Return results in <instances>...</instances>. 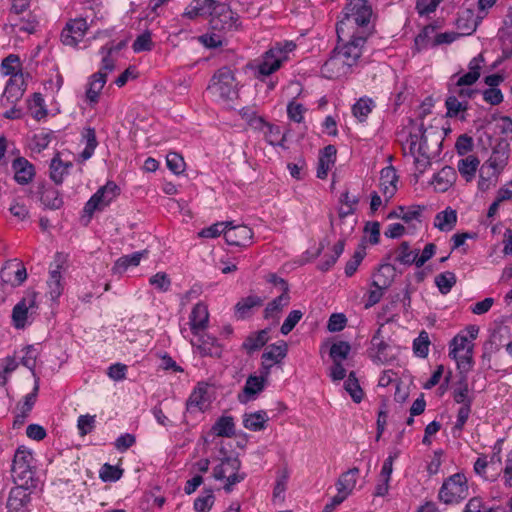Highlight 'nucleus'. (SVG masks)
Instances as JSON below:
<instances>
[{
  "instance_id": "338daca9",
  "label": "nucleus",
  "mask_w": 512,
  "mask_h": 512,
  "mask_svg": "<svg viewBox=\"0 0 512 512\" xmlns=\"http://www.w3.org/2000/svg\"><path fill=\"white\" fill-rule=\"evenodd\" d=\"M302 316H303L302 311L292 310L288 314V316L286 317V319L284 320V322L280 328L281 333L283 335L289 334L294 329V327L297 325V323L301 320Z\"/></svg>"
},
{
  "instance_id": "4be33fe9",
  "label": "nucleus",
  "mask_w": 512,
  "mask_h": 512,
  "mask_svg": "<svg viewBox=\"0 0 512 512\" xmlns=\"http://www.w3.org/2000/svg\"><path fill=\"white\" fill-rule=\"evenodd\" d=\"M208 322L209 312L207 306L202 302L197 303L189 316V325L192 334L200 335V333L207 328Z\"/></svg>"
},
{
  "instance_id": "a211bd4d",
  "label": "nucleus",
  "mask_w": 512,
  "mask_h": 512,
  "mask_svg": "<svg viewBox=\"0 0 512 512\" xmlns=\"http://www.w3.org/2000/svg\"><path fill=\"white\" fill-rule=\"evenodd\" d=\"M25 91V81L23 74L12 75L6 83L2 94L3 105H15L23 96Z\"/></svg>"
},
{
  "instance_id": "f3484780",
  "label": "nucleus",
  "mask_w": 512,
  "mask_h": 512,
  "mask_svg": "<svg viewBox=\"0 0 512 512\" xmlns=\"http://www.w3.org/2000/svg\"><path fill=\"white\" fill-rule=\"evenodd\" d=\"M352 67L344 61V58L333 50L330 58L323 64L321 73L328 79H336L346 76Z\"/></svg>"
},
{
  "instance_id": "13d9d810",
  "label": "nucleus",
  "mask_w": 512,
  "mask_h": 512,
  "mask_svg": "<svg viewBox=\"0 0 512 512\" xmlns=\"http://www.w3.org/2000/svg\"><path fill=\"white\" fill-rule=\"evenodd\" d=\"M122 473L119 467L105 463L100 470V478L104 482H115L121 478Z\"/></svg>"
},
{
  "instance_id": "603ef678",
  "label": "nucleus",
  "mask_w": 512,
  "mask_h": 512,
  "mask_svg": "<svg viewBox=\"0 0 512 512\" xmlns=\"http://www.w3.org/2000/svg\"><path fill=\"white\" fill-rule=\"evenodd\" d=\"M445 105L447 108V116L455 117L459 112L467 110L468 102L458 99L456 95L450 94L445 101Z\"/></svg>"
},
{
  "instance_id": "a18cd8bd",
  "label": "nucleus",
  "mask_w": 512,
  "mask_h": 512,
  "mask_svg": "<svg viewBox=\"0 0 512 512\" xmlns=\"http://www.w3.org/2000/svg\"><path fill=\"white\" fill-rule=\"evenodd\" d=\"M507 160L508 153L506 151L494 150L484 165L485 168L492 169L498 175L506 166Z\"/></svg>"
},
{
  "instance_id": "052dcab7",
  "label": "nucleus",
  "mask_w": 512,
  "mask_h": 512,
  "mask_svg": "<svg viewBox=\"0 0 512 512\" xmlns=\"http://www.w3.org/2000/svg\"><path fill=\"white\" fill-rule=\"evenodd\" d=\"M425 129L423 123L419 127V134L410 133L407 139L409 144V151L412 156H415L418 146L421 144L423 147L426 143Z\"/></svg>"
},
{
  "instance_id": "9b49d317",
  "label": "nucleus",
  "mask_w": 512,
  "mask_h": 512,
  "mask_svg": "<svg viewBox=\"0 0 512 512\" xmlns=\"http://www.w3.org/2000/svg\"><path fill=\"white\" fill-rule=\"evenodd\" d=\"M36 294L30 293L17 303L12 311V321L17 329H22L26 326L29 316L36 312Z\"/></svg>"
},
{
  "instance_id": "cd10ccee",
  "label": "nucleus",
  "mask_w": 512,
  "mask_h": 512,
  "mask_svg": "<svg viewBox=\"0 0 512 512\" xmlns=\"http://www.w3.org/2000/svg\"><path fill=\"white\" fill-rule=\"evenodd\" d=\"M252 128L263 131L265 139L270 145H280L283 140L280 128L265 122L263 119H253Z\"/></svg>"
},
{
  "instance_id": "393cba45",
  "label": "nucleus",
  "mask_w": 512,
  "mask_h": 512,
  "mask_svg": "<svg viewBox=\"0 0 512 512\" xmlns=\"http://www.w3.org/2000/svg\"><path fill=\"white\" fill-rule=\"evenodd\" d=\"M14 179L20 185L30 183L35 176L34 166L25 158L18 157L12 163Z\"/></svg>"
},
{
  "instance_id": "f257e3e1",
  "label": "nucleus",
  "mask_w": 512,
  "mask_h": 512,
  "mask_svg": "<svg viewBox=\"0 0 512 512\" xmlns=\"http://www.w3.org/2000/svg\"><path fill=\"white\" fill-rule=\"evenodd\" d=\"M208 90L223 102L236 99L238 89L233 71L228 67L220 68L212 77Z\"/></svg>"
},
{
  "instance_id": "4468645a",
  "label": "nucleus",
  "mask_w": 512,
  "mask_h": 512,
  "mask_svg": "<svg viewBox=\"0 0 512 512\" xmlns=\"http://www.w3.org/2000/svg\"><path fill=\"white\" fill-rule=\"evenodd\" d=\"M224 238L229 245L246 247L252 243L253 231L246 225L233 226L227 222Z\"/></svg>"
},
{
  "instance_id": "b1692460",
  "label": "nucleus",
  "mask_w": 512,
  "mask_h": 512,
  "mask_svg": "<svg viewBox=\"0 0 512 512\" xmlns=\"http://www.w3.org/2000/svg\"><path fill=\"white\" fill-rule=\"evenodd\" d=\"M216 0H192L185 8L182 17L194 20L198 17L211 16Z\"/></svg>"
},
{
  "instance_id": "7c9ffc66",
  "label": "nucleus",
  "mask_w": 512,
  "mask_h": 512,
  "mask_svg": "<svg viewBox=\"0 0 512 512\" xmlns=\"http://www.w3.org/2000/svg\"><path fill=\"white\" fill-rule=\"evenodd\" d=\"M147 254V250H142L120 257L114 263V266L112 267V272L114 274H123L129 267L138 266L140 264L141 259L145 257Z\"/></svg>"
},
{
  "instance_id": "6e6552de",
  "label": "nucleus",
  "mask_w": 512,
  "mask_h": 512,
  "mask_svg": "<svg viewBox=\"0 0 512 512\" xmlns=\"http://www.w3.org/2000/svg\"><path fill=\"white\" fill-rule=\"evenodd\" d=\"M64 262V257L60 253H57L54 263L50 266L49 277L47 279V294L52 301L57 300L64 291L65 283L62 276Z\"/></svg>"
},
{
  "instance_id": "58836bf2",
  "label": "nucleus",
  "mask_w": 512,
  "mask_h": 512,
  "mask_svg": "<svg viewBox=\"0 0 512 512\" xmlns=\"http://www.w3.org/2000/svg\"><path fill=\"white\" fill-rule=\"evenodd\" d=\"M267 377L268 376L265 375L264 370L262 371L261 376H249L243 388V393L248 398L254 397L256 394L260 393L264 389Z\"/></svg>"
},
{
  "instance_id": "4d7b16f0",
  "label": "nucleus",
  "mask_w": 512,
  "mask_h": 512,
  "mask_svg": "<svg viewBox=\"0 0 512 512\" xmlns=\"http://www.w3.org/2000/svg\"><path fill=\"white\" fill-rule=\"evenodd\" d=\"M153 48V42L151 32L145 31L144 33L137 36L133 42L132 49L135 53L150 51Z\"/></svg>"
},
{
  "instance_id": "f704fd0d",
  "label": "nucleus",
  "mask_w": 512,
  "mask_h": 512,
  "mask_svg": "<svg viewBox=\"0 0 512 512\" xmlns=\"http://www.w3.org/2000/svg\"><path fill=\"white\" fill-rule=\"evenodd\" d=\"M269 420L267 413L263 410L245 414L243 418V425L246 429L251 431H261L265 429L266 423Z\"/></svg>"
},
{
  "instance_id": "473e14b6",
  "label": "nucleus",
  "mask_w": 512,
  "mask_h": 512,
  "mask_svg": "<svg viewBox=\"0 0 512 512\" xmlns=\"http://www.w3.org/2000/svg\"><path fill=\"white\" fill-rule=\"evenodd\" d=\"M395 275L396 269L393 265L389 263L382 264L374 275L372 285L374 287L387 289L393 282Z\"/></svg>"
},
{
  "instance_id": "7ed1b4c3",
  "label": "nucleus",
  "mask_w": 512,
  "mask_h": 512,
  "mask_svg": "<svg viewBox=\"0 0 512 512\" xmlns=\"http://www.w3.org/2000/svg\"><path fill=\"white\" fill-rule=\"evenodd\" d=\"M469 488L467 478L462 473L451 475L439 490V499L445 504H454L467 498Z\"/></svg>"
},
{
  "instance_id": "774afa93",
  "label": "nucleus",
  "mask_w": 512,
  "mask_h": 512,
  "mask_svg": "<svg viewBox=\"0 0 512 512\" xmlns=\"http://www.w3.org/2000/svg\"><path fill=\"white\" fill-rule=\"evenodd\" d=\"M77 427L81 436L90 433L95 427V416L81 415L77 421Z\"/></svg>"
},
{
  "instance_id": "c756f323",
  "label": "nucleus",
  "mask_w": 512,
  "mask_h": 512,
  "mask_svg": "<svg viewBox=\"0 0 512 512\" xmlns=\"http://www.w3.org/2000/svg\"><path fill=\"white\" fill-rule=\"evenodd\" d=\"M269 341V330L263 329L257 332H253L246 337L242 343V349L247 354H252L260 350Z\"/></svg>"
},
{
  "instance_id": "423d86ee",
  "label": "nucleus",
  "mask_w": 512,
  "mask_h": 512,
  "mask_svg": "<svg viewBox=\"0 0 512 512\" xmlns=\"http://www.w3.org/2000/svg\"><path fill=\"white\" fill-rule=\"evenodd\" d=\"M118 192V186L114 182L108 181L87 201L84 212L91 216L95 211L103 210L116 198Z\"/></svg>"
},
{
  "instance_id": "f8f14e48",
  "label": "nucleus",
  "mask_w": 512,
  "mask_h": 512,
  "mask_svg": "<svg viewBox=\"0 0 512 512\" xmlns=\"http://www.w3.org/2000/svg\"><path fill=\"white\" fill-rule=\"evenodd\" d=\"M365 43V37L353 35L349 42L341 46L338 45L334 51L337 52L338 55L342 56L344 61L349 63L350 67H353L361 57Z\"/></svg>"
},
{
  "instance_id": "9d476101",
  "label": "nucleus",
  "mask_w": 512,
  "mask_h": 512,
  "mask_svg": "<svg viewBox=\"0 0 512 512\" xmlns=\"http://www.w3.org/2000/svg\"><path fill=\"white\" fill-rule=\"evenodd\" d=\"M1 280L12 290L20 286L27 278V271L23 263L17 259L5 263L0 273Z\"/></svg>"
},
{
  "instance_id": "5701e85b",
  "label": "nucleus",
  "mask_w": 512,
  "mask_h": 512,
  "mask_svg": "<svg viewBox=\"0 0 512 512\" xmlns=\"http://www.w3.org/2000/svg\"><path fill=\"white\" fill-rule=\"evenodd\" d=\"M107 82V73L97 71L93 73L87 82L86 98L91 105H95L99 101L102 89Z\"/></svg>"
},
{
  "instance_id": "0e129e2a",
  "label": "nucleus",
  "mask_w": 512,
  "mask_h": 512,
  "mask_svg": "<svg viewBox=\"0 0 512 512\" xmlns=\"http://www.w3.org/2000/svg\"><path fill=\"white\" fill-rule=\"evenodd\" d=\"M113 52H114L113 47L103 46L100 49V53L103 55V57H102V61H101V68L99 71L105 72L107 74L114 71L115 60L111 57Z\"/></svg>"
},
{
  "instance_id": "6ab92c4d",
  "label": "nucleus",
  "mask_w": 512,
  "mask_h": 512,
  "mask_svg": "<svg viewBox=\"0 0 512 512\" xmlns=\"http://www.w3.org/2000/svg\"><path fill=\"white\" fill-rule=\"evenodd\" d=\"M288 346L285 341L269 345L262 354V369L268 376L273 365L280 363L287 355Z\"/></svg>"
},
{
  "instance_id": "0eeeda50",
  "label": "nucleus",
  "mask_w": 512,
  "mask_h": 512,
  "mask_svg": "<svg viewBox=\"0 0 512 512\" xmlns=\"http://www.w3.org/2000/svg\"><path fill=\"white\" fill-rule=\"evenodd\" d=\"M210 23L214 29L234 30L238 28V15L228 4L216 0Z\"/></svg>"
},
{
  "instance_id": "69168bd1",
  "label": "nucleus",
  "mask_w": 512,
  "mask_h": 512,
  "mask_svg": "<svg viewBox=\"0 0 512 512\" xmlns=\"http://www.w3.org/2000/svg\"><path fill=\"white\" fill-rule=\"evenodd\" d=\"M149 283L161 292H167L171 286V280L165 272H158L151 276Z\"/></svg>"
},
{
  "instance_id": "bf43d9fd",
  "label": "nucleus",
  "mask_w": 512,
  "mask_h": 512,
  "mask_svg": "<svg viewBox=\"0 0 512 512\" xmlns=\"http://www.w3.org/2000/svg\"><path fill=\"white\" fill-rule=\"evenodd\" d=\"M167 167L176 175L181 174L185 169V161L176 152H170L166 156Z\"/></svg>"
},
{
  "instance_id": "72a5a7b5",
  "label": "nucleus",
  "mask_w": 512,
  "mask_h": 512,
  "mask_svg": "<svg viewBox=\"0 0 512 512\" xmlns=\"http://www.w3.org/2000/svg\"><path fill=\"white\" fill-rule=\"evenodd\" d=\"M457 223V213L454 209L448 207L444 211L436 214L434 226L440 231H451Z\"/></svg>"
},
{
  "instance_id": "5fc2aeb1",
  "label": "nucleus",
  "mask_w": 512,
  "mask_h": 512,
  "mask_svg": "<svg viewBox=\"0 0 512 512\" xmlns=\"http://www.w3.org/2000/svg\"><path fill=\"white\" fill-rule=\"evenodd\" d=\"M429 335L426 331L420 332L419 336L413 341V351L415 355L425 358L429 352Z\"/></svg>"
},
{
  "instance_id": "4c0bfd02",
  "label": "nucleus",
  "mask_w": 512,
  "mask_h": 512,
  "mask_svg": "<svg viewBox=\"0 0 512 512\" xmlns=\"http://www.w3.org/2000/svg\"><path fill=\"white\" fill-rule=\"evenodd\" d=\"M290 303L289 293H281L278 297L268 303L264 310L266 319L277 318L282 309Z\"/></svg>"
},
{
  "instance_id": "79ce46f5",
  "label": "nucleus",
  "mask_w": 512,
  "mask_h": 512,
  "mask_svg": "<svg viewBox=\"0 0 512 512\" xmlns=\"http://www.w3.org/2000/svg\"><path fill=\"white\" fill-rule=\"evenodd\" d=\"M395 261L403 265H412L416 262L417 250L410 249L408 242H402L395 251Z\"/></svg>"
},
{
  "instance_id": "c85d7f7f",
  "label": "nucleus",
  "mask_w": 512,
  "mask_h": 512,
  "mask_svg": "<svg viewBox=\"0 0 512 512\" xmlns=\"http://www.w3.org/2000/svg\"><path fill=\"white\" fill-rule=\"evenodd\" d=\"M358 474L357 467L342 473L336 482L337 492L348 497L356 486Z\"/></svg>"
},
{
  "instance_id": "ddd939ff",
  "label": "nucleus",
  "mask_w": 512,
  "mask_h": 512,
  "mask_svg": "<svg viewBox=\"0 0 512 512\" xmlns=\"http://www.w3.org/2000/svg\"><path fill=\"white\" fill-rule=\"evenodd\" d=\"M88 30L87 21L84 18L70 20L61 33L64 45L76 46L85 36Z\"/></svg>"
},
{
  "instance_id": "e2e57ef3",
  "label": "nucleus",
  "mask_w": 512,
  "mask_h": 512,
  "mask_svg": "<svg viewBox=\"0 0 512 512\" xmlns=\"http://www.w3.org/2000/svg\"><path fill=\"white\" fill-rule=\"evenodd\" d=\"M306 108L301 104L292 100L287 105V115L291 121L301 123L304 119Z\"/></svg>"
},
{
  "instance_id": "a19ab883",
  "label": "nucleus",
  "mask_w": 512,
  "mask_h": 512,
  "mask_svg": "<svg viewBox=\"0 0 512 512\" xmlns=\"http://www.w3.org/2000/svg\"><path fill=\"white\" fill-rule=\"evenodd\" d=\"M215 435L220 437H231L235 434L234 421L231 416L220 417L212 427Z\"/></svg>"
},
{
  "instance_id": "2eb2a0df",
  "label": "nucleus",
  "mask_w": 512,
  "mask_h": 512,
  "mask_svg": "<svg viewBox=\"0 0 512 512\" xmlns=\"http://www.w3.org/2000/svg\"><path fill=\"white\" fill-rule=\"evenodd\" d=\"M479 328L475 325H470L466 328L465 333L457 334L450 342L449 356L456 358L461 352H467L468 348L473 350V345L470 343L477 338Z\"/></svg>"
},
{
  "instance_id": "f03ea898",
  "label": "nucleus",
  "mask_w": 512,
  "mask_h": 512,
  "mask_svg": "<svg viewBox=\"0 0 512 512\" xmlns=\"http://www.w3.org/2000/svg\"><path fill=\"white\" fill-rule=\"evenodd\" d=\"M241 462L237 457L227 456L213 468L212 477L216 481H225L223 489L230 493L233 487L242 482L246 474L240 473Z\"/></svg>"
},
{
  "instance_id": "c03bdc74",
  "label": "nucleus",
  "mask_w": 512,
  "mask_h": 512,
  "mask_svg": "<svg viewBox=\"0 0 512 512\" xmlns=\"http://www.w3.org/2000/svg\"><path fill=\"white\" fill-rule=\"evenodd\" d=\"M41 202L49 209H59L63 205L59 191L53 187H48L43 190Z\"/></svg>"
},
{
  "instance_id": "ea45409f",
  "label": "nucleus",
  "mask_w": 512,
  "mask_h": 512,
  "mask_svg": "<svg viewBox=\"0 0 512 512\" xmlns=\"http://www.w3.org/2000/svg\"><path fill=\"white\" fill-rule=\"evenodd\" d=\"M262 305V299L258 296L251 295L241 299L235 306L238 318L244 319L249 314L252 308Z\"/></svg>"
},
{
  "instance_id": "c9c22d12",
  "label": "nucleus",
  "mask_w": 512,
  "mask_h": 512,
  "mask_svg": "<svg viewBox=\"0 0 512 512\" xmlns=\"http://www.w3.org/2000/svg\"><path fill=\"white\" fill-rule=\"evenodd\" d=\"M72 167L71 162H63L57 154L50 164V178L51 180L59 185L63 182L64 176L68 174L69 168Z\"/></svg>"
},
{
  "instance_id": "3c124183",
  "label": "nucleus",
  "mask_w": 512,
  "mask_h": 512,
  "mask_svg": "<svg viewBox=\"0 0 512 512\" xmlns=\"http://www.w3.org/2000/svg\"><path fill=\"white\" fill-rule=\"evenodd\" d=\"M213 490L205 489L194 501V508L198 512H209L214 504Z\"/></svg>"
},
{
  "instance_id": "412c9836",
  "label": "nucleus",
  "mask_w": 512,
  "mask_h": 512,
  "mask_svg": "<svg viewBox=\"0 0 512 512\" xmlns=\"http://www.w3.org/2000/svg\"><path fill=\"white\" fill-rule=\"evenodd\" d=\"M287 59L283 51L279 47H273L268 50L264 56L263 61L258 66L260 75L268 76L278 70L281 64Z\"/></svg>"
},
{
  "instance_id": "e433bc0d",
  "label": "nucleus",
  "mask_w": 512,
  "mask_h": 512,
  "mask_svg": "<svg viewBox=\"0 0 512 512\" xmlns=\"http://www.w3.org/2000/svg\"><path fill=\"white\" fill-rule=\"evenodd\" d=\"M480 164L479 159L474 155H468L467 157L459 160L457 168L462 177L467 182H470L478 169Z\"/></svg>"
},
{
  "instance_id": "a878e982",
  "label": "nucleus",
  "mask_w": 512,
  "mask_h": 512,
  "mask_svg": "<svg viewBox=\"0 0 512 512\" xmlns=\"http://www.w3.org/2000/svg\"><path fill=\"white\" fill-rule=\"evenodd\" d=\"M398 175L393 166H387L380 172V190L389 200L397 190Z\"/></svg>"
},
{
  "instance_id": "6e6d98bb",
  "label": "nucleus",
  "mask_w": 512,
  "mask_h": 512,
  "mask_svg": "<svg viewBox=\"0 0 512 512\" xmlns=\"http://www.w3.org/2000/svg\"><path fill=\"white\" fill-rule=\"evenodd\" d=\"M350 350L351 346L348 342L339 341L331 346L329 355L333 361L342 362L348 357Z\"/></svg>"
},
{
  "instance_id": "bb28decb",
  "label": "nucleus",
  "mask_w": 512,
  "mask_h": 512,
  "mask_svg": "<svg viewBox=\"0 0 512 512\" xmlns=\"http://www.w3.org/2000/svg\"><path fill=\"white\" fill-rule=\"evenodd\" d=\"M207 385L198 384L189 396L186 408L189 412L203 411L209 405V398L207 395Z\"/></svg>"
},
{
  "instance_id": "20e7f679",
  "label": "nucleus",
  "mask_w": 512,
  "mask_h": 512,
  "mask_svg": "<svg viewBox=\"0 0 512 512\" xmlns=\"http://www.w3.org/2000/svg\"><path fill=\"white\" fill-rule=\"evenodd\" d=\"M12 477L15 482L28 484L34 476V458L32 452L24 446H20L13 458Z\"/></svg>"
},
{
  "instance_id": "8fccbe9b",
  "label": "nucleus",
  "mask_w": 512,
  "mask_h": 512,
  "mask_svg": "<svg viewBox=\"0 0 512 512\" xmlns=\"http://www.w3.org/2000/svg\"><path fill=\"white\" fill-rule=\"evenodd\" d=\"M345 390L349 393L354 402L360 403L363 399V390L354 372H351L344 383Z\"/></svg>"
},
{
  "instance_id": "1a4fd4ad",
  "label": "nucleus",
  "mask_w": 512,
  "mask_h": 512,
  "mask_svg": "<svg viewBox=\"0 0 512 512\" xmlns=\"http://www.w3.org/2000/svg\"><path fill=\"white\" fill-rule=\"evenodd\" d=\"M383 324L377 329L371 339L370 356L374 362L386 364L395 359L393 348L384 340L382 336Z\"/></svg>"
},
{
  "instance_id": "09e8293b",
  "label": "nucleus",
  "mask_w": 512,
  "mask_h": 512,
  "mask_svg": "<svg viewBox=\"0 0 512 512\" xmlns=\"http://www.w3.org/2000/svg\"><path fill=\"white\" fill-rule=\"evenodd\" d=\"M374 107V102L371 98H360L352 107L353 115L360 121L366 120L367 116L371 113Z\"/></svg>"
},
{
  "instance_id": "864d4df0",
  "label": "nucleus",
  "mask_w": 512,
  "mask_h": 512,
  "mask_svg": "<svg viewBox=\"0 0 512 512\" xmlns=\"http://www.w3.org/2000/svg\"><path fill=\"white\" fill-rule=\"evenodd\" d=\"M20 68V60L19 57L15 54H10L6 58L3 59L1 63V71L4 75H19L22 74L19 70Z\"/></svg>"
},
{
  "instance_id": "2f4dec72",
  "label": "nucleus",
  "mask_w": 512,
  "mask_h": 512,
  "mask_svg": "<svg viewBox=\"0 0 512 512\" xmlns=\"http://www.w3.org/2000/svg\"><path fill=\"white\" fill-rule=\"evenodd\" d=\"M455 179V170L451 166H445L434 175L432 184L437 191L445 192L453 185Z\"/></svg>"
},
{
  "instance_id": "39448f33",
  "label": "nucleus",
  "mask_w": 512,
  "mask_h": 512,
  "mask_svg": "<svg viewBox=\"0 0 512 512\" xmlns=\"http://www.w3.org/2000/svg\"><path fill=\"white\" fill-rule=\"evenodd\" d=\"M343 14L341 26L348 23L364 27L370 22L372 8L366 0H350L344 8Z\"/></svg>"
},
{
  "instance_id": "de8ad7c7",
  "label": "nucleus",
  "mask_w": 512,
  "mask_h": 512,
  "mask_svg": "<svg viewBox=\"0 0 512 512\" xmlns=\"http://www.w3.org/2000/svg\"><path fill=\"white\" fill-rule=\"evenodd\" d=\"M345 247V239H340L332 249L331 255H326L324 259L319 263L318 268L321 271H328L338 260L340 255L343 253Z\"/></svg>"
},
{
  "instance_id": "680f3d73",
  "label": "nucleus",
  "mask_w": 512,
  "mask_h": 512,
  "mask_svg": "<svg viewBox=\"0 0 512 512\" xmlns=\"http://www.w3.org/2000/svg\"><path fill=\"white\" fill-rule=\"evenodd\" d=\"M414 157V163L416 170L419 174H423L425 170L430 166V157L420 144L417 148V152Z\"/></svg>"
},
{
  "instance_id": "aec40b11",
  "label": "nucleus",
  "mask_w": 512,
  "mask_h": 512,
  "mask_svg": "<svg viewBox=\"0 0 512 512\" xmlns=\"http://www.w3.org/2000/svg\"><path fill=\"white\" fill-rule=\"evenodd\" d=\"M194 336L196 339L191 340V344L202 357H220L222 348L215 337L205 333L204 331L201 332L200 335Z\"/></svg>"
},
{
  "instance_id": "dca6fc26",
  "label": "nucleus",
  "mask_w": 512,
  "mask_h": 512,
  "mask_svg": "<svg viewBox=\"0 0 512 512\" xmlns=\"http://www.w3.org/2000/svg\"><path fill=\"white\" fill-rule=\"evenodd\" d=\"M21 483L12 488L7 500V508L10 512H28L30 505V492Z\"/></svg>"
},
{
  "instance_id": "49530a36",
  "label": "nucleus",
  "mask_w": 512,
  "mask_h": 512,
  "mask_svg": "<svg viewBox=\"0 0 512 512\" xmlns=\"http://www.w3.org/2000/svg\"><path fill=\"white\" fill-rule=\"evenodd\" d=\"M83 141L85 142V148L81 152L80 156L82 160H88L92 157L98 142L96 139V132L94 128H87L85 129V132L83 133Z\"/></svg>"
},
{
  "instance_id": "37998d69",
  "label": "nucleus",
  "mask_w": 512,
  "mask_h": 512,
  "mask_svg": "<svg viewBox=\"0 0 512 512\" xmlns=\"http://www.w3.org/2000/svg\"><path fill=\"white\" fill-rule=\"evenodd\" d=\"M456 281V275L451 271H445L435 277V285L443 295L448 294L452 290L456 284Z\"/></svg>"
}]
</instances>
